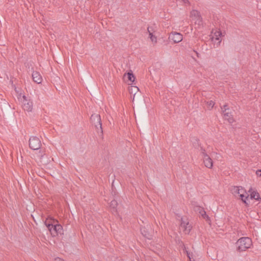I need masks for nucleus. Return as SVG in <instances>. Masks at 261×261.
Instances as JSON below:
<instances>
[{
  "instance_id": "obj_12",
  "label": "nucleus",
  "mask_w": 261,
  "mask_h": 261,
  "mask_svg": "<svg viewBox=\"0 0 261 261\" xmlns=\"http://www.w3.org/2000/svg\"><path fill=\"white\" fill-rule=\"evenodd\" d=\"M202 155L205 166L208 168H212L213 164L212 159L204 151H202Z\"/></svg>"
},
{
  "instance_id": "obj_18",
  "label": "nucleus",
  "mask_w": 261,
  "mask_h": 261,
  "mask_svg": "<svg viewBox=\"0 0 261 261\" xmlns=\"http://www.w3.org/2000/svg\"><path fill=\"white\" fill-rule=\"evenodd\" d=\"M128 90L130 94H134V97H133V98L132 100L133 102H134V99H135V96L136 94H137V93L139 91V89L138 87L137 86H131L129 88Z\"/></svg>"
},
{
  "instance_id": "obj_5",
  "label": "nucleus",
  "mask_w": 261,
  "mask_h": 261,
  "mask_svg": "<svg viewBox=\"0 0 261 261\" xmlns=\"http://www.w3.org/2000/svg\"><path fill=\"white\" fill-rule=\"evenodd\" d=\"M29 146L33 150H38L41 147V143L38 138L33 136L30 139Z\"/></svg>"
},
{
  "instance_id": "obj_2",
  "label": "nucleus",
  "mask_w": 261,
  "mask_h": 261,
  "mask_svg": "<svg viewBox=\"0 0 261 261\" xmlns=\"http://www.w3.org/2000/svg\"><path fill=\"white\" fill-rule=\"evenodd\" d=\"M237 250L239 252L246 251L252 245V240L248 237L240 238L236 243Z\"/></svg>"
},
{
  "instance_id": "obj_23",
  "label": "nucleus",
  "mask_w": 261,
  "mask_h": 261,
  "mask_svg": "<svg viewBox=\"0 0 261 261\" xmlns=\"http://www.w3.org/2000/svg\"><path fill=\"white\" fill-rule=\"evenodd\" d=\"M212 155H213V156H214L215 158V159H216L217 160H219L221 158V155L219 154H218L215 152L213 153Z\"/></svg>"
},
{
  "instance_id": "obj_3",
  "label": "nucleus",
  "mask_w": 261,
  "mask_h": 261,
  "mask_svg": "<svg viewBox=\"0 0 261 261\" xmlns=\"http://www.w3.org/2000/svg\"><path fill=\"white\" fill-rule=\"evenodd\" d=\"M18 99L22 103V108L25 111L31 112L33 110V102L30 98L24 95L19 94Z\"/></svg>"
},
{
  "instance_id": "obj_26",
  "label": "nucleus",
  "mask_w": 261,
  "mask_h": 261,
  "mask_svg": "<svg viewBox=\"0 0 261 261\" xmlns=\"http://www.w3.org/2000/svg\"><path fill=\"white\" fill-rule=\"evenodd\" d=\"M187 256L188 257V258H189L190 260V261H195L194 259H192L191 256H190V253H188V252H187Z\"/></svg>"
},
{
  "instance_id": "obj_25",
  "label": "nucleus",
  "mask_w": 261,
  "mask_h": 261,
  "mask_svg": "<svg viewBox=\"0 0 261 261\" xmlns=\"http://www.w3.org/2000/svg\"><path fill=\"white\" fill-rule=\"evenodd\" d=\"M256 174L257 176L258 177H261V169L260 170H257L256 171Z\"/></svg>"
},
{
  "instance_id": "obj_11",
  "label": "nucleus",
  "mask_w": 261,
  "mask_h": 261,
  "mask_svg": "<svg viewBox=\"0 0 261 261\" xmlns=\"http://www.w3.org/2000/svg\"><path fill=\"white\" fill-rule=\"evenodd\" d=\"M124 80L129 85H132L135 81V76L133 74L132 70H130L127 73H124L123 75Z\"/></svg>"
},
{
  "instance_id": "obj_1",
  "label": "nucleus",
  "mask_w": 261,
  "mask_h": 261,
  "mask_svg": "<svg viewBox=\"0 0 261 261\" xmlns=\"http://www.w3.org/2000/svg\"><path fill=\"white\" fill-rule=\"evenodd\" d=\"M45 224L53 237H55L63 234L62 226L57 224L56 220L51 218L47 219Z\"/></svg>"
},
{
  "instance_id": "obj_9",
  "label": "nucleus",
  "mask_w": 261,
  "mask_h": 261,
  "mask_svg": "<svg viewBox=\"0 0 261 261\" xmlns=\"http://www.w3.org/2000/svg\"><path fill=\"white\" fill-rule=\"evenodd\" d=\"M157 30V27H148V33L153 45H154L157 42V38L154 34L155 31Z\"/></svg>"
},
{
  "instance_id": "obj_19",
  "label": "nucleus",
  "mask_w": 261,
  "mask_h": 261,
  "mask_svg": "<svg viewBox=\"0 0 261 261\" xmlns=\"http://www.w3.org/2000/svg\"><path fill=\"white\" fill-rule=\"evenodd\" d=\"M223 114L225 119L227 120L229 123H232L234 121V119L232 117L231 114L229 113L228 112H224V113Z\"/></svg>"
},
{
  "instance_id": "obj_16",
  "label": "nucleus",
  "mask_w": 261,
  "mask_h": 261,
  "mask_svg": "<svg viewBox=\"0 0 261 261\" xmlns=\"http://www.w3.org/2000/svg\"><path fill=\"white\" fill-rule=\"evenodd\" d=\"M249 192L250 193V199H254L255 200H261L260 198L259 195L258 193L255 191H252V189H250Z\"/></svg>"
},
{
  "instance_id": "obj_14",
  "label": "nucleus",
  "mask_w": 261,
  "mask_h": 261,
  "mask_svg": "<svg viewBox=\"0 0 261 261\" xmlns=\"http://www.w3.org/2000/svg\"><path fill=\"white\" fill-rule=\"evenodd\" d=\"M242 192H244V189L242 187H234L232 189V193L236 197H239Z\"/></svg>"
},
{
  "instance_id": "obj_15",
  "label": "nucleus",
  "mask_w": 261,
  "mask_h": 261,
  "mask_svg": "<svg viewBox=\"0 0 261 261\" xmlns=\"http://www.w3.org/2000/svg\"><path fill=\"white\" fill-rule=\"evenodd\" d=\"M249 194L246 192L244 189V192H242V194L239 196V197L241 199L242 201L246 204H248L249 201Z\"/></svg>"
},
{
  "instance_id": "obj_21",
  "label": "nucleus",
  "mask_w": 261,
  "mask_h": 261,
  "mask_svg": "<svg viewBox=\"0 0 261 261\" xmlns=\"http://www.w3.org/2000/svg\"><path fill=\"white\" fill-rule=\"evenodd\" d=\"M207 105L208 108L211 109L215 105V102L212 100H210L207 102Z\"/></svg>"
},
{
  "instance_id": "obj_24",
  "label": "nucleus",
  "mask_w": 261,
  "mask_h": 261,
  "mask_svg": "<svg viewBox=\"0 0 261 261\" xmlns=\"http://www.w3.org/2000/svg\"><path fill=\"white\" fill-rule=\"evenodd\" d=\"M141 232L142 235H143L144 237H145L147 234V231L145 230V228H142L141 229Z\"/></svg>"
},
{
  "instance_id": "obj_4",
  "label": "nucleus",
  "mask_w": 261,
  "mask_h": 261,
  "mask_svg": "<svg viewBox=\"0 0 261 261\" xmlns=\"http://www.w3.org/2000/svg\"><path fill=\"white\" fill-rule=\"evenodd\" d=\"M221 32L218 29L213 30L211 35V39L214 42V45L218 47L221 42Z\"/></svg>"
},
{
  "instance_id": "obj_13",
  "label": "nucleus",
  "mask_w": 261,
  "mask_h": 261,
  "mask_svg": "<svg viewBox=\"0 0 261 261\" xmlns=\"http://www.w3.org/2000/svg\"><path fill=\"white\" fill-rule=\"evenodd\" d=\"M32 78L33 81L37 84L41 83L42 78L40 74L37 71H34L32 73Z\"/></svg>"
},
{
  "instance_id": "obj_22",
  "label": "nucleus",
  "mask_w": 261,
  "mask_h": 261,
  "mask_svg": "<svg viewBox=\"0 0 261 261\" xmlns=\"http://www.w3.org/2000/svg\"><path fill=\"white\" fill-rule=\"evenodd\" d=\"M221 109L222 110L223 113L224 112H226L227 110H228V106L227 105H225L223 106V107L221 108Z\"/></svg>"
},
{
  "instance_id": "obj_20",
  "label": "nucleus",
  "mask_w": 261,
  "mask_h": 261,
  "mask_svg": "<svg viewBox=\"0 0 261 261\" xmlns=\"http://www.w3.org/2000/svg\"><path fill=\"white\" fill-rule=\"evenodd\" d=\"M110 207L112 208L113 213H117L116 207L117 206V202L115 200H112L110 203Z\"/></svg>"
},
{
  "instance_id": "obj_17",
  "label": "nucleus",
  "mask_w": 261,
  "mask_h": 261,
  "mask_svg": "<svg viewBox=\"0 0 261 261\" xmlns=\"http://www.w3.org/2000/svg\"><path fill=\"white\" fill-rule=\"evenodd\" d=\"M195 211L198 212V213L204 219H205L207 220H209V217L206 214V212L203 208L201 207H197L195 209Z\"/></svg>"
},
{
  "instance_id": "obj_6",
  "label": "nucleus",
  "mask_w": 261,
  "mask_h": 261,
  "mask_svg": "<svg viewBox=\"0 0 261 261\" xmlns=\"http://www.w3.org/2000/svg\"><path fill=\"white\" fill-rule=\"evenodd\" d=\"M190 18L194 21L195 24L200 25L202 24V18L199 12L195 10H193L190 12Z\"/></svg>"
},
{
  "instance_id": "obj_27",
  "label": "nucleus",
  "mask_w": 261,
  "mask_h": 261,
  "mask_svg": "<svg viewBox=\"0 0 261 261\" xmlns=\"http://www.w3.org/2000/svg\"><path fill=\"white\" fill-rule=\"evenodd\" d=\"M55 261H64L63 259H62L61 258L57 257L55 259Z\"/></svg>"
},
{
  "instance_id": "obj_10",
  "label": "nucleus",
  "mask_w": 261,
  "mask_h": 261,
  "mask_svg": "<svg viewBox=\"0 0 261 261\" xmlns=\"http://www.w3.org/2000/svg\"><path fill=\"white\" fill-rule=\"evenodd\" d=\"M182 35L179 33L172 32L169 36V39L174 43H179L182 40Z\"/></svg>"
},
{
  "instance_id": "obj_7",
  "label": "nucleus",
  "mask_w": 261,
  "mask_h": 261,
  "mask_svg": "<svg viewBox=\"0 0 261 261\" xmlns=\"http://www.w3.org/2000/svg\"><path fill=\"white\" fill-rule=\"evenodd\" d=\"M91 120L98 129H99L101 132L102 130V124L101 121V118L99 115L93 114L91 117Z\"/></svg>"
},
{
  "instance_id": "obj_8",
  "label": "nucleus",
  "mask_w": 261,
  "mask_h": 261,
  "mask_svg": "<svg viewBox=\"0 0 261 261\" xmlns=\"http://www.w3.org/2000/svg\"><path fill=\"white\" fill-rule=\"evenodd\" d=\"M179 229L180 230L182 231L185 234H188L190 232L191 229V226L189 225V222L186 219H181Z\"/></svg>"
}]
</instances>
